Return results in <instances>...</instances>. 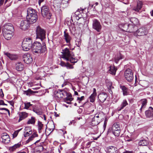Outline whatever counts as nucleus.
Returning a JSON list of instances; mask_svg holds the SVG:
<instances>
[{"mask_svg":"<svg viewBox=\"0 0 153 153\" xmlns=\"http://www.w3.org/2000/svg\"><path fill=\"white\" fill-rule=\"evenodd\" d=\"M8 102L12 106H13V105H14V102H13V101H9Z\"/></svg>","mask_w":153,"mask_h":153,"instance_id":"59","label":"nucleus"},{"mask_svg":"<svg viewBox=\"0 0 153 153\" xmlns=\"http://www.w3.org/2000/svg\"><path fill=\"white\" fill-rule=\"evenodd\" d=\"M92 27L98 32L100 31L102 26L99 21L97 19L93 20Z\"/></svg>","mask_w":153,"mask_h":153,"instance_id":"9","label":"nucleus"},{"mask_svg":"<svg viewBox=\"0 0 153 153\" xmlns=\"http://www.w3.org/2000/svg\"><path fill=\"white\" fill-rule=\"evenodd\" d=\"M119 28L122 30L127 32L128 24L127 23L120 24L119 25Z\"/></svg>","mask_w":153,"mask_h":153,"instance_id":"28","label":"nucleus"},{"mask_svg":"<svg viewBox=\"0 0 153 153\" xmlns=\"http://www.w3.org/2000/svg\"><path fill=\"white\" fill-rule=\"evenodd\" d=\"M75 42L77 46L79 47L81 43V39H77L76 40Z\"/></svg>","mask_w":153,"mask_h":153,"instance_id":"43","label":"nucleus"},{"mask_svg":"<svg viewBox=\"0 0 153 153\" xmlns=\"http://www.w3.org/2000/svg\"><path fill=\"white\" fill-rule=\"evenodd\" d=\"M29 134H30L28 133V132L27 131L25 133V134L24 135V136L25 137L29 135Z\"/></svg>","mask_w":153,"mask_h":153,"instance_id":"58","label":"nucleus"},{"mask_svg":"<svg viewBox=\"0 0 153 153\" xmlns=\"http://www.w3.org/2000/svg\"><path fill=\"white\" fill-rule=\"evenodd\" d=\"M106 85L109 89L113 88V87L112 85V83L111 82H108V83H107Z\"/></svg>","mask_w":153,"mask_h":153,"instance_id":"44","label":"nucleus"},{"mask_svg":"<svg viewBox=\"0 0 153 153\" xmlns=\"http://www.w3.org/2000/svg\"><path fill=\"white\" fill-rule=\"evenodd\" d=\"M36 120L35 118L33 117H31V118L30 119H29L27 122V124H34L35 123Z\"/></svg>","mask_w":153,"mask_h":153,"instance_id":"40","label":"nucleus"},{"mask_svg":"<svg viewBox=\"0 0 153 153\" xmlns=\"http://www.w3.org/2000/svg\"><path fill=\"white\" fill-rule=\"evenodd\" d=\"M65 93L64 91L57 92L56 95V97H57L59 99L62 98L64 96V93Z\"/></svg>","mask_w":153,"mask_h":153,"instance_id":"34","label":"nucleus"},{"mask_svg":"<svg viewBox=\"0 0 153 153\" xmlns=\"http://www.w3.org/2000/svg\"><path fill=\"white\" fill-rule=\"evenodd\" d=\"M32 50L33 53H44L46 48L45 45L42 47L39 42H36L33 44Z\"/></svg>","mask_w":153,"mask_h":153,"instance_id":"2","label":"nucleus"},{"mask_svg":"<svg viewBox=\"0 0 153 153\" xmlns=\"http://www.w3.org/2000/svg\"><path fill=\"white\" fill-rule=\"evenodd\" d=\"M85 9H78L77 10L76 12L75 13L76 16H78V17H80V15L79 14V13H83Z\"/></svg>","mask_w":153,"mask_h":153,"instance_id":"38","label":"nucleus"},{"mask_svg":"<svg viewBox=\"0 0 153 153\" xmlns=\"http://www.w3.org/2000/svg\"><path fill=\"white\" fill-rule=\"evenodd\" d=\"M31 141V139L30 138L26 141V143H28L29 142H30V141Z\"/></svg>","mask_w":153,"mask_h":153,"instance_id":"62","label":"nucleus"},{"mask_svg":"<svg viewBox=\"0 0 153 153\" xmlns=\"http://www.w3.org/2000/svg\"><path fill=\"white\" fill-rule=\"evenodd\" d=\"M122 59L121 56H120V57H117L116 58H115L114 61L116 63H117L118 61Z\"/></svg>","mask_w":153,"mask_h":153,"instance_id":"46","label":"nucleus"},{"mask_svg":"<svg viewBox=\"0 0 153 153\" xmlns=\"http://www.w3.org/2000/svg\"><path fill=\"white\" fill-rule=\"evenodd\" d=\"M63 55L62 58L67 61H69L71 63H74L78 61L77 59L75 57L74 53L67 48L62 50Z\"/></svg>","mask_w":153,"mask_h":153,"instance_id":"1","label":"nucleus"},{"mask_svg":"<svg viewBox=\"0 0 153 153\" xmlns=\"http://www.w3.org/2000/svg\"><path fill=\"white\" fill-rule=\"evenodd\" d=\"M0 105H7L4 103V101L3 100H0Z\"/></svg>","mask_w":153,"mask_h":153,"instance_id":"53","label":"nucleus"},{"mask_svg":"<svg viewBox=\"0 0 153 153\" xmlns=\"http://www.w3.org/2000/svg\"><path fill=\"white\" fill-rule=\"evenodd\" d=\"M141 107L140 108V112H142L143 109H144L146 107L147 103V100L146 99H143L141 100Z\"/></svg>","mask_w":153,"mask_h":153,"instance_id":"25","label":"nucleus"},{"mask_svg":"<svg viewBox=\"0 0 153 153\" xmlns=\"http://www.w3.org/2000/svg\"><path fill=\"white\" fill-rule=\"evenodd\" d=\"M60 65L63 67H65L66 66V65L65 63L63 61H61L60 63Z\"/></svg>","mask_w":153,"mask_h":153,"instance_id":"49","label":"nucleus"},{"mask_svg":"<svg viewBox=\"0 0 153 153\" xmlns=\"http://www.w3.org/2000/svg\"><path fill=\"white\" fill-rule=\"evenodd\" d=\"M32 136H33V138H34L35 137H37L38 135L36 133L34 132Z\"/></svg>","mask_w":153,"mask_h":153,"instance_id":"55","label":"nucleus"},{"mask_svg":"<svg viewBox=\"0 0 153 153\" xmlns=\"http://www.w3.org/2000/svg\"><path fill=\"white\" fill-rule=\"evenodd\" d=\"M37 15L36 14V15H33V16H31V17H27V20L28 21L30 24H32L35 22L37 19Z\"/></svg>","mask_w":153,"mask_h":153,"instance_id":"18","label":"nucleus"},{"mask_svg":"<svg viewBox=\"0 0 153 153\" xmlns=\"http://www.w3.org/2000/svg\"><path fill=\"white\" fill-rule=\"evenodd\" d=\"M96 90L95 88L93 89V93L92 94H94V95H97Z\"/></svg>","mask_w":153,"mask_h":153,"instance_id":"57","label":"nucleus"},{"mask_svg":"<svg viewBox=\"0 0 153 153\" xmlns=\"http://www.w3.org/2000/svg\"><path fill=\"white\" fill-rule=\"evenodd\" d=\"M73 98H67L65 99V100L67 101H69L70 102L71 101L73 100Z\"/></svg>","mask_w":153,"mask_h":153,"instance_id":"54","label":"nucleus"},{"mask_svg":"<svg viewBox=\"0 0 153 153\" xmlns=\"http://www.w3.org/2000/svg\"><path fill=\"white\" fill-rule=\"evenodd\" d=\"M31 141V139L30 138L26 141V143H28L29 142H30V141Z\"/></svg>","mask_w":153,"mask_h":153,"instance_id":"63","label":"nucleus"},{"mask_svg":"<svg viewBox=\"0 0 153 153\" xmlns=\"http://www.w3.org/2000/svg\"><path fill=\"white\" fill-rule=\"evenodd\" d=\"M84 96H82L80 97H77V100H79V101H82L84 99Z\"/></svg>","mask_w":153,"mask_h":153,"instance_id":"52","label":"nucleus"},{"mask_svg":"<svg viewBox=\"0 0 153 153\" xmlns=\"http://www.w3.org/2000/svg\"><path fill=\"white\" fill-rule=\"evenodd\" d=\"M101 121L100 119L94 120V118L92 119L91 123V125L94 126L97 125Z\"/></svg>","mask_w":153,"mask_h":153,"instance_id":"32","label":"nucleus"},{"mask_svg":"<svg viewBox=\"0 0 153 153\" xmlns=\"http://www.w3.org/2000/svg\"><path fill=\"white\" fill-rule=\"evenodd\" d=\"M38 132L40 133L42 132V129L43 124L39 121H38Z\"/></svg>","mask_w":153,"mask_h":153,"instance_id":"39","label":"nucleus"},{"mask_svg":"<svg viewBox=\"0 0 153 153\" xmlns=\"http://www.w3.org/2000/svg\"><path fill=\"white\" fill-rule=\"evenodd\" d=\"M45 31L43 29L38 26L36 30V38L39 39L43 41L45 38Z\"/></svg>","mask_w":153,"mask_h":153,"instance_id":"6","label":"nucleus"},{"mask_svg":"<svg viewBox=\"0 0 153 153\" xmlns=\"http://www.w3.org/2000/svg\"><path fill=\"white\" fill-rule=\"evenodd\" d=\"M2 33L5 39L7 40H10L13 36V34L11 33H7L6 32H2Z\"/></svg>","mask_w":153,"mask_h":153,"instance_id":"29","label":"nucleus"},{"mask_svg":"<svg viewBox=\"0 0 153 153\" xmlns=\"http://www.w3.org/2000/svg\"><path fill=\"white\" fill-rule=\"evenodd\" d=\"M8 1H10V0H0V6H1L4 3L5 4Z\"/></svg>","mask_w":153,"mask_h":153,"instance_id":"45","label":"nucleus"},{"mask_svg":"<svg viewBox=\"0 0 153 153\" xmlns=\"http://www.w3.org/2000/svg\"><path fill=\"white\" fill-rule=\"evenodd\" d=\"M8 109H7V108H0V110H5L6 111L7 110H8Z\"/></svg>","mask_w":153,"mask_h":153,"instance_id":"61","label":"nucleus"},{"mask_svg":"<svg viewBox=\"0 0 153 153\" xmlns=\"http://www.w3.org/2000/svg\"><path fill=\"white\" fill-rule=\"evenodd\" d=\"M97 95H94V94H92L89 97L90 101L91 102H93L95 101V97Z\"/></svg>","mask_w":153,"mask_h":153,"instance_id":"42","label":"nucleus"},{"mask_svg":"<svg viewBox=\"0 0 153 153\" xmlns=\"http://www.w3.org/2000/svg\"><path fill=\"white\" fill-rule=\"evenodd\" d=\"M108 153H117V148L114 146H110L108 147Z\"/></svg>","mask_w":153,"mask_h":153,"instance_id":"23","label":"nucleus"},{"mask_svg":"<svg viewBox=\"0 0 153 153\" xmlns=\"http://www.w3.org/2000/svg\"><path fill=\"white\" fill-rule=\"evenodd\" d=\"M143 3L142 1H138L137 2V6L134 7L133 10L136 12H140L141 9L142 7Z\"/></svg>","mask_w":153,"mask_h":153,"instance_id":"17","label":"nucleus"},{"mask_svg":"<svg viewBox=\"0 0 153 153\" xmlns=\"http://www.w3.org/2000/svg\"><path fill=\"white\" fill-rule=\"evenodd\" d=\"M120 87L122 90L123 95L124 96L127 95L128 94V88L124 86H121Z\"/></svg>","mask_w":153,"mask_h":153,"instance_id":"37","label":"nucleus"},{"mask_svg":"<svg viewBox=\"0 0 153 153\" xmlns=\"http://www.w3.org/2000/svg\"><path fill=\"white\" fill-rule=\"evenodd\" d=\"M1 138L2 140V142L5 144L9 143L10 141V138L8 135L6 133L3 134Z\"/></svg>","mask_w":153,"mask_h":153,"instance_id":"13","label":"nucleus"},{"mask_svg":"<svg viewBox=\"0 0 153 153\" xmlns=\"http://www.w3.org/2000/svg\"><path fill=\"white\" fill-rule=\"evenodd\" d=\"M28 113L25 112H21L19 113V119L18 120L19 122H20L21 120H23L27 117L28 116Z\"/></svg>","mask_w":153,"mask_h":153,"instance_id":"16","label":"nucleus"},{"mask_svg":"<svg viewBox=\"0 0 153 153\" xmlns=\"http://www.w3.org/2000/svg\"><path fill=\"white\" fill-rule=\"evenodd\" d=\"M107 97V95L106 94L102 93L99 94L98 97L100 102L103 103L106 100Z\"/></svg>","mask_w":153,"mask_h":153,"instance_id":"14","label":"nucleus"},{"mask_svg":"<svg viewBox=\"0 0 153 153\" xmlns=\"http://www.w3.org/2000/svg\"><path fill=\"white\" fill-rule=\"evenodd\" d=\"M128 105V103L126 100H123L120 106V108L118 110V111H120L121 109Z\"/></svg>","mask_w":153,"mask_h":153,"instance_id":"36","label":"nucleus"},{"mask_svg":"<svg viewBox=\"0 0 153 153\" xmlns=\"http://www.w3.org/2000/svg\"><path fill=\"white\" fill-rule=\"evenodd\" d=\"M125 77L127 80L131 82L134 78L132 70L130 69H126L125 72Z\"/></svg>","mask_w":153,"mask_h":153,"instance_id":"8","label":"nucleus"},{"mask_svg":"<svg viewBox=\"0 0 153 153\" xmlns=\"http://www.w3.org/2000/svg\"><path fill=\"white\" fill-rule=\"evenodd\" d=\"M33 41L30 38H28L25 39L23 41L22 47L23 50L25 51H27L32 48L33 44Z\"/></svg>","mask_w":153,"mask_h":153,"instance_id":"4","label":"nucleus"},{"mask_svg":"<svg viewBox=\"0 0 153 153\" xmlns=\"http://www.w3.org/2000/svg\"><path fill=\"white\" fill-rule=\"evenodd\" d=\"M4 96V94L2 91V90L1 89H0V96L1 97H3Z\"/></svg>","mask_w":153,"mask_h":153,"instance_id":"51","label":"nucleus"},{"mask_svg":"<svg viewBox=\"0 0 153 153\" xmlns=\"http://www.w3.org/2000/svg\"><path fill=\"white\" fill-rule=\"evenodd\" d=\"M137 26L132 24H128V27L127 32L131 33L133 32L137 29Z\"/></svg>","mask_w":153,"mask_h":153,"instance_id":"21","label":"nucleus"},{"mask_svg":"<svg viewBox=\"0 0 153 153\" xmlns=\"http://www.w3.org/2000/svg\"><path fill=\"white\" fill-rule=\"evenodd\" d=\"M94 118V120L100 119L101 120V117H100L99 115H95Z\"/></svg>","mask_w":153,"mask_h":153,"instance_id":"47","label":"nucleus"},{"mask_svg":"<svg viewBox=\"0 0 153 153\" xmlns=\"http://www.w3.org/2000/svg\"><path fill=\"white\" fill-rule=\"evenodd\" d=\"M16 70L19 71H21L23 69L24 65L21 62H18L16 64Z\"/></svg>","mask_w":153,"mask_h":153,"instance_id":"24","label":"nucleus"},{"mask_svg":"<svg viewBox=\"0 0 153 153\" xmlns=\"http://www.w3.org/2000/svg\"><path fill=\"white\" fill-rule=\"evenodd\" d=\"M8 31L13 32L14 30V28L12 24L10 23H8L4 25L2 28V32H4Z\"/></svg>","mask_w":153,"mask_h":153,"instance_id":"12","label":"nucleus"},{"mask_svg":"<svg viewBox=\"0 0 153 153\" xmlns=\"http://www.w3.org/2000/svg\"><path fill=\"white\" fill-rule=\"evenodd\" d=\"M37 14L36 11L31 8H28L27 10V17H31Z\"/></svg>","mask_w":153,"mask_h":153,"instance_id":"19","label":"nucleus"},{"mask_svg":"<svg viewBox=\"0 0 153 153\" xmlns=\"http://www.w3.org/2000/svg\"><path fill=\"white\" fill-rule=\"evenodd\" d=\"M44 1V0H39L38 3L39 5L40 6L42 2H43Z\"/></svg>","mask_w":153,"mask_h":153,"instance_id":"56","label":"nucleus"},{"mask_svg":"<svg viewBox=\"0 0 153 153\" xmlns=\"http://www.w3.org/2000/svg\"><path fill=\"white\" fill-rule=\"evenodd\" d=\"M67 68H68L70 69H73L74 67H73L71 65L69 64H67L66 65V66Z\"/></svg>","mask_w":153,"mask_h":153,"instance_id":"50","label":"nucleus"},{"mask_svg":"<svg viewBox=\"0 0 153 153\" xmlns=\"http://www.w3.org/2000/svg\"><path fill=\"white\" fill-rule=\"evenodd\" d=\"M148 143L149 142L147 140L144 139L140 140L139 142V144L140 146H146Z\"/></svg>","mask_w":153,"mask_h":153,"instance_id":"33","label":"nucleus"},{"mask_svg":"<svg viewBox=\"0 0 153 153\" xmlns=\"http://www.w3.org/2000/svg\"><path fill=\"white\" fill-rule=\"evenodd\" d=\"M64 39L65 40L66 43L68 44H69L70 43V41L71 39V37L69 35L68 33L66 32V31L65 30L64 31Z\"/></svg>","mask_w":153,"mask_h":153,"instance_id":"22","label":"nucleus"},{"mask_svg":"<svg viewBox=\"0 0 153 153\" xmlns=\"http://www.w3.org/2000/svg\"><path fill=\"white\" fill-rule=\"evenodd\" d=\"M23 60L26 64H30L32 62V57L30 54L26 53L23 56Z\"/></svg>","mask_w":153,"mask_h":153,"instance_id":"11","label":"nucleus"},{"mask_svg":"<svg viewBox=\"0 0 153 153\" xmlns=\"http://www.w3.org/2000/svg\"><path fill=\"white\" fill-rule=\"evenodd\" d=\"M4 54L11 60H15L18 58V57L17 55L11 54L8 52L5 53Z\"/></svg>","mask_w":153,"mask_h":153,"instance_id":"20","label":"nucleus"},{"mask_svg":"<svg viewBox=\"0 0 153 153\" xmlns=\"http://www.w3.org/2000/svg\"><path fill=\"white\" fill-rule=\"evenodd\" d=\"M21 145V143H18L17 144L14 145L13 146L10 147L9 150L10 152H13L15 151L16 149L19 148Z\"/></svg>","mask_w":153,"mask_h":153,"instance_id":"30","label":"nucleus"},{"mask_svg":"<svg viewBox=\"0 0 153 153\" xmlns=\"http://www.w3.org/2000/svg\"><path fill=\"white\" fill-rule=\"evenodd\" d=\"M19 133V131H15L13 134V137L14 138L16 137L18 133Z\"/></svg>","mask_w":153,"mask_h":153,"instance_id":"48","label":"nucleus"},{"mask_svg":"<svg viewBox=\"0 0 153 153\" xmlns=\"http://www.w3.org/2000/svg\"><path fill=\"white\" fill-rule=\"evenodd\" d=\"M75 122V121L74 120H72V121H71L69 123V125H70L72 124L73 123H74Z\"/></svg>","mask_w":153,"mask_h":153,"instance_id":"60","label":"nucleus"},{"mask_svg":"<svg viewBox=\"0 0 153 153\" xmlns=\"http://www.w3.org/2000/svg\"><path fill=\"white\" fill-rule=\"evenodd\" d=\"M117 70V68H115L114 65H112L110 67L109 71V73L112 75H115Z\"/></svg>","mask_w":153,"mask_h":153,"instance_id":"26","label":"nucleus"},{"mask_svg":"<svg viewBox=\"0 0 153 153\" xmlns=\"http://www.w3.org/2000/svg\"><path fill=\"white\" fill-rule=\"evenodd\" d=\"M111 132L115 136H119L120 132V125L117 123H115L113 124L112 127L108 129V132L109 133Z\"/></svg>","mask_w":153,"mask_h":153,"instance_id":"5","label":"nucleus"},{"mask_svg":"<svg viewBox=\"0 0 153 153\" xmlns=\"http://www.w3.org/2000/svg\"><path fill=\"white\" fill-rule=\"evenodd\" d=\"M25 104V107L24 108L26 109H28L30 107L32 106L33 107V105L32 104H30V102H25L24 103Z\"/></svg>","mask_w":153,"mask_h":153,"instance_id":"41","label":"nucleus"},{"mask_svg":"<svg viewBox=\"0 0 153 153\" xmlns=\"http://www.w3.org/2000/svg\"><path fill=\"white\" fill-rule=\"evenodd\" d=\"M148 33L147 29L144 27L140 28L134 32V35L136 36L146 35Z\"/></svg>","mask_w":153,"mask_h":153,"instance_id":"7","label":"nucleus"},{"mask_svg":"<svg viewBox=\"0 0 153 153\" xmlns=\"http://www.w3.org/2000/svg\"><path fill=\"white\" fill-rule=\"evenodd\" d=\"M145 114L147 117H153V108L152 107H149L148 109L145 111Z\"/></svg>","mask_w":153,"mask_h":153,"instance_id":"15","label":"nucleus"},{"mask_svg":"<svg viewBox=\"0 0 153 153\" xmlns=\"http://www.w3.org/2000/svg\"><path fill=\"white\" fill-rule=\"evenodd\" d=\"M24 93L25 94L27 95H30L33 94H35L38 93L36 91H33L31 90L30 89H28L27 90L24 91Z\"/></svg>","mask_w":153,"mask_h":153,"instance_id":"35","label":"nucleus"},{"mask_svg":"<svg viewBox=\"0 0 153 153\" xmlns=\"http://www.w3.org/2000/svg\"><path fill=\"white\" fill-rule=\"evenodd\" d=\"M130 21L131 23V24L136 26L139 25V21L136 18H131L130 19Z\"/></svg>","mask_w":153,"mask_h":153,"instance_id":"27","label":"nucleus"},{"mask_svg":"<svg viewBox=\"0 0 153 153\" xmlns=\"http://www.w3.org/2000/svg\"><path fill=\"white\" fill-rule=\"evenodd\" d=\"M123 153H130V152L129 151H126L124 152Z\"/></svg>","mask_w":153,"mask_h":153,"instance_id":"64","label":"nucleus"},{"mask_svg":"<svg viewBox=\"0 0 153 153\" xmlns=\"http://www.w3.org/2000/svg\"><path fill=\"white\" fill-rule=\"evenodd\" d=\"M33 111L38 115H40L42 113V111L39 109L37 108L36 106L34 105L33 106Z\"/></svg>","mask_w":153,"mask_h":153,"instance_id":"31","label":"nucleus"},{"mask_svg":"<svg viewBox=\"0 0 153 153\" xmlns=\"http://www.w3.org/2000/svg\"><path fill=\"white\" fill-rule=\"evenodd\" d=\"M41 13L42 16L47 19H50L52 15L49 7L45 5L41 7Z\"/></svg>","mask_w":153,"mask_h":153,"instance_id":"3","label":"nucleus"},{"mask_svg":"<svg viewBox=\"0 0 153 153\" xmlns=\"http://www.w3.org/2000/svg\"><path fill=\"white\" fill-rule=\"evenodd\" d=\"M30 24V22L27 20L22 21L20 24L19 28L22 30H26L29 27Z\"/></svg>","mask_w":153,"mask_h":153,"instance_id":"10","label":"nucleus"}]
</instances>
